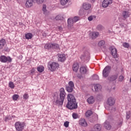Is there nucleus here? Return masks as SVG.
<instances>
[{"label": "nucleus", "instance_id": "obj_1", "mask_svg": "<svg viewBox=\"0 0 131 131\" xmlns=\"http://www.w3.org/2000/svg\"><path fill=\"white\" fill-rule=\"evenodd\" d=\"M66 107L68 109H70V110L77 109V102H76V99H75V97L73 94H69L68 95V103Z\"/></svg>", "mask_w": 131, "mask_h": 131}, {"label": "nucleus", "instance_id": "obj_2", "mask_svg": "<svg viewBox=\"0 0 131 131\" xmlns=\"http://www.w3.org/2000/svg\"><path fill=\"white\" fill-rule=\"evenodd\" d=\"M65 97H66V92L64 88H61L59 90V98H57L56 103L57 105H63L64 103V100H65Z\"/></svg>", "mask_w": 131, "mask_h": 131}, {"label": "nucleus", "instance_id": "obj_3", "mask_svg": "<svg viewBox=\"0 0 131 131\" xmlns=\"http://www.w3.org/2000/svg\"><path fill=\"white\" fill-rule=\"evenodd\" d=\"M46 50H60V46L56 43H49L45 45L44 47Z\"/></svg>", "mask_w": 131, "mask_h": 131}, {"label": "nucleus", "instance_id": "obj_4", "mask_svg": "<svg viewBox=\"0 0 131 131\" xmlns=\"http://www.w3.org/2000/svg\"><path fill=\"white\" fill-rule=\"evenodd\" d=\"M14 126L18 131H22L24 129V126H25V123L24 122L17 121L16 122Z\"/></svg>", "mask_w": 131, "mask_h": 131}, {"label": "nucleus", "instance_id": "obj_5", "mask_svg": "<svg viewBox=\"0 0 131 131\" xmlns=\"http://www.w3.org/2000/svg\"><path fill=\"white\" fill-rule=\"evenodd\" d=\"M111 70V67L107 66L104 68V69L102 71V76L103 77L106 78V77H108L109 76V74H110V71Z\"/></svg>", "mask_w": 131, "mask_h": 131}, {"label": "nucleus", "instance_id": "obj_6", "mask_svg": "<svg viewBox=\"0 0 131 131\" xmlns=\"http://www.w3.org/2000/svg\"><path fill=\"white\" fill-rule=\"evenodd\" d=\"M74 89V83L72 81H70L68 83V85L66 86V90L68 93H72Z\"/></svg>", "mask_w": 131, "mask_h": 131}, {"label": "nucleus", "instance_id": "obj_7", "mask_svg": "<svg viewBox=\"0 0 131 131\" xmlns=\"http://www.w3.org/2000/svg\"><path fill=\"white\" fill-rule=\"evenodd\" d=\"M58 67H59V64L55 62H50L48 64V68L49 70L51 71L52 72L55 71L56 69L58 68Z\"/></svg>", "mask_w": 131, "mask_h": 131}, {"label": "nucleus", "instance_id": "obj_8", "mask_svg": "<svg viewBox=\"0 0 131 131\" xmlns=\"http://www.w3.org/2000/svg\"><path fill=\"white\" fill-rule=\"evenodd\" d=\"M0 61L2 63H7V62L11 63L12 62V58L10 56L6 57L5 55H2L0 56Z\"/></svg>", "mask_w": 131, "mask_h": 131}, {"label": "nucleus", "instance_id": "obj_9", "mask_svg": "<svg viewBox=\"0 0 131 131\" xmlns=\"http://www.w3.org/2000/svg\"><path fill=\"white\" fill-rule=\"evenodd\" d=\"M110 50L111 54L112 55L113 58L116 59V58L118 57V54H117V50L115 47H114V46H111L110 47Z\"/></svg>", "mask_w": 131, "mask_h": 131}, {"label": "nucleus", "instance_id": "obj_10", "mask_svg": "<svg viewBox=\"0 0 131 131\" xmlns=\"http://www.w3.org/2000/svg\"><path fill=\"white\" fill-rule=\"evenodd\" d=\"M80 58L82 61H84V62L85 61H89L90 58V53L86 51L84 54L81 56Z\"/></svg>", "mask_w": 131, "mask_h": 131}, {"label": "nucleus", "instance_id": "obj_11", "mask_svg": "<svg viewBox=\"0 0 131 131\" xmlns=\"http://www.w3.org/2000/svg\"><path fill=\"white\" fill-rule=\"evenodd\" d=\"M80 73L81 74L84 75L85 74H88L89 73V69H88V67L82 66L80 68Z\"/></svg>", "mask_w": 131, "mask_h": 131}, {"label": "nucleus", "instance_id": "obj_12", "mask_svg": "<svg viewBox=\"0 0 131 131\" xmlns=\"http://www.w3.org/2000/svg\"><path fill=\"white\" fill-rule=\"evenodd\" d=\"M113 3V0H104L102 3V7L107 8L109 5H111Z\"/></svg>", "mask_w": 131, "mask_h": 131}, {"label": "nucleus", "instance_id": "obj_13", "mask_svg": "<svg viewBox=\"0 0 131 131\" xmlns=\"http://www.w3.org/2000/svg\"><path fill=\"white\" fill-rule=\"evenodd\" d=\"M130 15H131V13L128 11H123L122 17L123 18V20H125V19H127V18L129 17V16H130Z\"/></svg>", "mask_w": 131, "mask_h": 131}, {"label": "nucleus", "instance_id": "obj_14", "mask_svg": "<svg viewBox=\"0 0 131 131\" xmlns=\"http://www.w3.org/2000/svg\"><path fill=\"white\" fill-rule=\"evenodd\" d=\"M107 105L113 106L115 104V99L112 97H110L107 100Z\"/></svg>", "mask_w": 131, "mask_h": 131}, {"label": "nucleus", "instance_id": "obj_15", "mask_svg": "<svg viewBox=\"0 0 131 131\" xmlns=\"http://www.w3.org/2000/svg\"><path fill=\"white\" fill-rule=\"evenodd\" d=\"M117 78H118V75L116 74V75H112L109 76L107 79L108 80H109V81H115V80H116Z\"/></svg>", "mask_w": 131, "mask_h": 131}, {"label": "nucleus", "instance_id": "obj_16", "mask_svg": "<svg viewBox=\"0 0 131 131\" xmlns=\"http://www.w3.org/2000/svg\"><path fill=\"white\" fill-rule=\"evenodd\" d=\"M82 7L84 10H90V9L92 8V5L90 3H84L82 5Z\"/></svg>", "mask_w": 131, "mask_h": 131}, {"label": "nucleus", "instance_id": "obj_17", "mask_svg": "<svg viewBox=\"0 0 131 131\" xmlns=\"http://www.w3.org/2000/svg\"><path fill=\"white\" fill-rule=\"evenodd\" d=\"M66 60V56L65 54H58V61L59 62H64Z\"/></svg>", "mask_w": 131, "mask_h": 131}, {"label": "nucleus", "instance_id": "obj_18", "mask_svg": "<svg viewBox=\"0 0 131 131\" xmlns=\"http://www.w3.org/2000/svg\"><path fill=\"white\" fill-rule=\"evenodd\" d=\"M79 124L82 126H86V125H88V123L85 121V119L83 118H81L79 120Z\"/></svg>", "mask_w": 131, "mask_h": 131}, {"label": "nucleus", "instance_id": "obj_19", "mask_svg": "<svg viewBox=\"0 0 131 131\" xmlns=\"http://www.w3.org/2000/svg\"><path fill=\"white\" fill-rule=\"evenodd\" d=\"M25 5L27 8H31L33 6V0H27Z\"/></svg>", "mask_w": 131, "mask_h": 131}, {"label": "nucleus", "instance_id": "obj_20", "mask_svg": "<svg viewBox=\"0 0 131 131\" xmlns=\"http://www.w3.org/2000/svg\"><path fill=\"white\" fill-rule=\"evenodd\" d=\"M78 69H79V64H78V63L75 62L73 64V70L74 71V72H77L78 71Z\"/></svg>", "mask_w": 131, "mask_h": 131}, {"label": "nucleus", "instance_id": "obj_21", "mask_svg": "<svg viewBox=\"0 0 131 131\" xmlns=\"http://www.w3.org/2000/svg\"><path fill=\"white\" fill-rule=\"evenodd\" d=\"M104 125L108 130H110L111 129V125L110 124V123L107 121H105L104 123Z\"/></svg>", "mask_w": 131, "mask_h": 131}, {"label": "nucleus", "instance_id": "obj_22", "mask_svg": "<svg viewBox=\"0 0 131 131\" xmlns=\"http://www.w3.org/2000/svg\"><path fill=\"white\" fill-rule=\"evenodd\" d=\"M6 45V40L5 39H2L0 40V50H2Z\"/></svg>", "mask_w": 131, "mask_h": 131}, {"label": "nucleus", "instance_id": "obj_23", "mask_svg": "<svg viewBox=\"0 0 131 131\" xmlns=\"http://www.w3.org/2000/svg\"><path fill=\"white\" fill-rule=\"evenodd\" d=\"M87 102L89 104H94L95 102V98H94V96H90L87 99Z\"/></svg>", "mask_w": 131, "mask_h": 131}, {"label": "nucleus", "instance_id": "obj_24", "mask_svg": "<svg viewBox=\"0 0 131 131\" xmlns=\"http://www.w3.org/2000/svg\"><path fill=\"white\" fill-rule=\"evenodd\" d=\"M122 123H123V120L122 118H120L116 123V125H117L118 127H121L122 125Z\"/></svg>", "mask_w": 131, "mask_h": 131}, {"label": "nucleus", "instance_id": "obj_25", "mask_svg": "<svg viewBox=\"0 0 131 131\" xmlns=\"http://www.w3.org/2000/svg\"><path fill=\"white\" fill-rule=\"evenodd\" d=\"M74 23V21H73V19L72 18H69L68 19V27H72V26H73Z\"/></svg>", "mask_w": 131, "mask_h": 131}, {"label": "nucleus", "instance_id": "obj_26", "mask_svg": "<svg viewBox=\"0 0 131 131\" xmlns=\"http://www.w3.org/2000/svg\"><path fill=\"white\" fill-rule=\"evenodd\" d=\"M94 128L95 131H101L102 129V126L99 124L95 125Z\"/></svg>", "mask_w": 131, "mask_h": 131}, {"label": "nucleus", "instance_id": "obj_27", "mask_svg": "<svg viewBox=\"0 0 131 131\" xmlns=\"http://www.w3.org/2000/svg\"><path fill=\"white\" fill-rule=\"evenodd\" d=\"M95 92H100L102 90V86L99 84H97L94 86Z\"/></svg>", "mask_w": 131, "mask_h": 131}, {"label": "nucleus", "instance_id": "obj_28", "mask_svg": "<svg viewBox=\"0 0 131 131\" xmlns=\"http://www.w3.org/2000/svg\"><path fill=\"white\" fill-rule=\"evenodd\" d=\"M37 70L38 72L41 73V72H43V71H45V67L42 66H39V67H37Z\"/></svg>", "mask_w": 131, "mask_h": 131}, {"label": "nucleus", "instance_id": "obj_29", "mask_svg": "<svg viewBox=\"0 0 131 131\" xmlns=\"http://www.w3.org/2000/svg\"><path fill=\"white\" fill-rule=\"evenodd\" d=\"M33 35L31 33H28L25 34V37L26 39H31L32 38Z\"/></svg>", "mask_w": 131, "mask_h": 131}, {"label": "nucleus", "instance_id": "obj_30", "mask_svg": "<svg viewBox=\"0 0 131 131\" xmlns=\"http://www.w3.org/2000/svg\"><path fill=\"white\" fill-rule=\"evenodd\" d=\"M42 11L43 12L44 15H48V10H47V5H43L42 6Z\"/></svg>", "mask_w": 131, "mask_h": 131}, {"label": "nucleus", "instance_id": "obj_31", "mask_svg": "<svg viewBox=\"0 0 131 131\" xmlns=\"http://www.w3.org/2000/svg\"><path fill=\"white\" fill-rule=\"evenodd\" d=\"M92 38H97L98 36H99V33L98 32H93L92 33Z\"/></svg>", "mask_w": 131, "mask_h": 131}, {"label": "nucleus", "instance_id": "obj_32", "mask_svg": "<svg viewBox=\"0 0 131 131\" xmlns=\"http://www.w3.org/2000/svg\"><path fill=\"white\" fill-rule=\"evenodd\" d=\"M93 114V112L92 111H88L85 114V115L86 117H90Z\"/></svg>", "mask_w": 131, "mask_h": 131}, {"label": "nucleus", "instance_id": "obj_33", "mask_svg": "<svg viewBox=\"0 0 131 131\" xmlns=\"http://www.w3.org/2000/svg\"><path fill=\"white\" fill-rule=\"evenodd\" d=\"M72 117L74 119H77V118H79L80 116L78 114L73 113L72 114Z\"/></svg>", "mask_w": 131, "mask_h": 131}, {"label": "nucleus", "instance_id": "obj_34", "mask_svg": "<svg viewBox=\"0 0 131 131\" xmlns=\"http://www.w3.org/2000/svg\"><path fill=\"white\" fill-rule=\"evenodd\" d=\"M69 0H61L60 3L62 6H65V5L68 4Z\"/></svg>", "mask_w": 131, "mask_h": 131}, {"label": "nucleus", "instance_id": "obj_35", "mask_svg": "<svg viewBox=\"0 0 131 131\" xmlns=\"http://www.w3.org/2000/svg\"><path fill=\"white\" fill-rule=\"evenodd\" d=\"M8 85L10 89H14L15 88V85L14 84V83L12 81H10L8 83Z\"/></svg>", "mask_w": 131, "mask_h": 131}, {"label": "nucleus", "instance_id": "obj_36", "mask_svg": "<svg viewBox=\"0 0 131 131\" xmlns=\"http://www.w3.org/2000/svg\"><path fill=\"white\" fill-rule=\"evenodd\" d=\"M123 46L125 49H128L129 48V44L127 42L123 43Z\"/></svg>", "mask_w": 131, "mask_h": 131}, {"label": "nucleus", "instance_id": "obj_37", "mask_svg": "<svg viewBox=\"0 0 131 131\" xmlns=\"http://www.w3.org/2000/svg\"><path fill=\"white\" fill-rule=\"evenodd\" d=\"M96 28H97V30H99V31L101 30H103V29H104V27H103L101 25H98L97 26Z\"/></svg>", "mask_w": 131, "mask_h": 131}, {"label": "nucleus", "instance_id": "obj_38", "mask_svg": "<svg viewBox=\"0 0 131 131\" xmlns=\"http://www.w3.org/2000/svg\"><path fill=\"white\" fill-rule=\"evenodd\" d=\"M18 98H19V95H18L17 94L14 95L12 96V98H13V101H17V100H18Z\"/></svg>", "mask_w": 131, "mask_h": 131}, {"label": "nucleus", "instance_id": "obj_39", "mask_svg": "<svg viewBox=\"0 0 131 131\" xmlns=\"http://www.w3.org/2000/svg\"><path fill=\"white\" fill-rule=\"evenodd\" d=\"M92 79H93V80H99V76H98L97 75H94L92 76Z\"/></svg>", "mask_w": 131, "mask_h": 131}, {"label": "nucleus", "instance_id": "obj_40", "mask_svg": "<svg viewBox=\"0 0 131 131\" xmlns=\"http://www.w3.org/2000/svg\"><path fill=\"white\" fill-rule=\"evenodd\" d=\"M55 19L57 21L59 20H63V17L61 15H57L55 17Z\"/></svg>", "mask_w": 131, "mask_h": 131}, {"label": "nucleus", "instance_id": "obj_41", "mask_svg": "<svg viewBox=\"0 0 131 131\" xmlns=\"http://www.w3.org/2000/svg\"><path fill=\"white\" fill-rule=\"evenodd\" d=\"M104 45H105V41L104 40H101L98 42V46L99 47H102L104 46Z\"/></svg>", "mask_w": 131, "mask_h": 131}, {"label": "nucleus", "instance_id": "obj_42", "mask_svg": "<svg viewBox=\"0 0 131 131\" xmlns=\"http://www.w3.org/2000/svg\"><path fill=\"white\" fill-rule=\"evenodd\" d=\"M73 19L74 23L77 22L79 20V16H75Z\"/></svg>", "mask_w": 131, "mask_h": 131}, {"label": "nucleus", "instance_id": "obj_43", "mask_svg": "<svg viewBox=\"0 0 131 131\" xmlns=\"http://www.w3.org/2000/svg\"><path fill=\"white\" fill-rule=\"evenodd\" d=\"M30 72L32 76L34 75V73H35V68H34L32 69Z\"/></svg>", "mask_w": 131, "mask_h": 131}, {"label": "nucleus", "instance_id": "obj_44", "mask_svg": "<svg viewBox=\"0 0 131 131\" xmlns=\"http://www.w3.org/2000/svg\"><path fill=\"white\" fill-rule=\"evenodd\" d=\"M126 119H129L130 118V112L128 111L126 113Z\"/></svg>", "mask_w": 131, "mask_h": 131}, {"label": "nucleus", "instance_id": "obj_45", "mask_svg": "<svg viewBox=\"0 0 131 131\" xmlns=\"http://www.w3.org/2000/svg\"><path fill=\"white\" fill-rule=\"evenodd\" d=\"M12 119V118L11 117V116H8L5 118V121L7 122L8 120H11Z\"/></svg>", "mask_w": 131, "mask_h": 131}, {"label": "nucleus", "instance_id": "obj_46", "mask_svg": "<svg viewBox=\"0 0 131 131\" xmlns=\"http://www.w3.org/2000/svg\"><path fill=\"white\" fill-rule=\"evenodd\" d=\"M23 98L25 100H27V99H28V98H29V96H28V94L27 93H25L24 96H23Z\"/></svg>", "mask_w": 131, "mask_h": 131}, {"label": "nucleus", "instance_id": "obj_47", "mask_svg": "<svg viewBox=\"0 0 131 131\" xmlns=\"http://www.w3.org/2000/svg\"><path fill=\"white\" fill-rule=\"evenodd\" d=\"M36 2L38 5H40V4H42L45 2V0H36Z\"/></svg>", "mask_w": 131, "mask_h": 131}, {"label": "nucleus", "instance_id": "obj_48", "mask_svg": "<svg viewBox=\"0 0 131 131\" xmlns=\"http://www.w3.org/2000/svg\"><path fill=\"white\" fill-rule=\"evenodd\" d=\"M123 79H124L123 76L121 75L119 77V81H123Z\"/></svg>", "mask_w": 131, "mask_h": 131}, {"label": "nucleus", "instance_id": "obj_49", "mask_svg": "<svg viewBox=\"0 0 131 131\" xmlns=\"http://www.w3.org/2000/svg\"><path fill=\"white\" fill-rule=\"evenodd\" d=\"M64 126L65 127H68L69 126V122L66 121L64 123Z\"/></svg>", "mask_w": 131, "mask_h": 131}, {"label": "nucleus", "instance_id": "obj_50", "mask_svg": "<svg viewBox=\"0 0 131 131\" xmlns=\"http://www.w3.org/2000/svg\"><path fill=\"white\" fill-rule=\"evenodd\" d=\"M93 19H94V17L93 16H90L88 17L89 21H93Z\"/></svg>", "mask_w": 131, "mask_h": 131}, {"label": "nucleus", "instance_id": "obj_51", "mask_svg": "<svg viewBox=\"0 0 131 131\" xmlns=\"http://www.w3.org/2000/svg\"><path fill=\"white\" fill-rule=\"evenodd\" d=\"M58 30H59V31H62V30H63V28H62L61 26H58L57 27Z\"/></svg>", "mask_w": 131, "mask_h": 131}, {"label": "nucleus", "instance_id": "obj_52", "mask_svg": "<svg viewBox=\"0 0 131 131\" xmlns=\"http://www.w3.org/2000/svg\"><path fill=\"white\" fill-rule=\"evenodd\" d=\"M77 78H79V79H81V78H82V76L80 74H78L77 75Z\"/></svg>", "mask_w": 131, "mask_h": 131}, {"label": "nucleus", "instance_id": "obj_53", "mask_svg": "<svg viewBox=\"0 0 131 131\" xmlns=\"http://www.w3.org/2000/svg\"><path fill=\"white\" fill-rule=\"evenodd\" d=\"M43 36H47V34L46 33H42Z\"/></svg>", "mask_w": 131, "mask_h": 131}, {"label": "nucleus", "instance_id": "obj_54", "mask_svg": "<svg viewBox=\"0 0 131 131\" xmlns=\"http://www.w3.org/2000/svg\"><path fill=\"white\" fill-rule=\"evenodd\" d=\"M92 1V3H94V2H96V0H91Z\"/></svg>", "mask_w": 131, "mask_h": 131}, {"label": "nucleus", "instance_id": "obj_55", "mask_svg": "<svg viewBox=\"0 0 131 131\" xmlns=\"http://www.w3.org/2000/svg\"><path fill=\"white\" fill-rule=\"evenodd\" d=\"M129 81H130V82H131V78L129 79Z\"/></svg>", "mask_w": 131, "mask_h": 131}, {"label": "nucleus", "instance_id": "obj_56", "mask_svg": "<svg viewBox=\"0 0 131 131\" xmlns=\"http://www.w3.org/2000/svg\"><path fill=\"white\" fill-rule=\"evenodd\" d=\"M12 117H15V116H12Z\"/></svg>", "mask_w": 131, "mask_h": 131}, {"label": "nucleus", "instance_id": "obj_57", "mask_svg": "<svg viewBox=\"0 0 131 131\" xmlns=\"http://www.w3.org/2000/svg\"><path fill=\"white\" fill-rule=\"evenodd\" d=\"M116 61H117V59H116Z\"/></svg>", "mask_w": 131, "mask_h": 131}]
</instances>
